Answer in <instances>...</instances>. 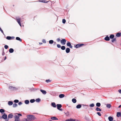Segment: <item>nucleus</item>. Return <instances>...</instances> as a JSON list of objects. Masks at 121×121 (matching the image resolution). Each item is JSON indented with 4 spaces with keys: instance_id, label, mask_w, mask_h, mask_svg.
Segmentation results:
<instances>
[{
    "instance_id": "obj_43",
    "label": "nucleus",
    "mask_w": 121,
    "mask_h": 121,
    "mask_svg": "<svg viewBox=\"0 0 121 121\" xmlns=\"http://www.w3.org/2000/svg\"><path fill=\"white\" fill-rule=\"evenodd\" d=\"M19 102V100H18L15 99L14 101V102L15 103H18Z\"/></svg>"
},
{
    "instance_id": "obj_36",
    "label": "nucleus",
    "mask_w": 121,
    "mask_h": 121,
    "mask_svg": "<svg viewBox=\"0 0 121 121\" xmlns=\"http://www.w3.org/2000/svg\"><path fill=\"white\" fill-rule=\"evenodd\" d=\"M65 48V47L64 46H62L61 47V49L62 50H64Z\"/></svg>"
},
{
    "instance_id": "obj_31",
    "label": "nucleus",
    "mask_w": 121,
    "mask_h": 121,
    "mask_svg": "<svg viewBox=\"0 0 121 121\" xmlns=\"http://www.w3.org/2000/svg\"><path fill=\"white\" fill-rule=\"evenodd\" d=\"M35 101V100L34 99H31L30 100V102L31 103H33Z\"/></svg>"
},
{
    "instance_id": "obj_28",
    "label": "nucleus",
    "mask_w": 121,
    "mask_h": 121,
    "mask_svg": "<svg viewBox=\"0 0 121 121\" xmlns=\"http://www.w3.org/2000/svg\"><path fill=\"white\" fill-rule=\"evenodd\" d=\"M35 101L37 102H39L41 101V100L40 99L38 98L36 99Z\"/></svg>"
},
{
    "instance_id": "obj_46",
    "label": "nucleus",
    "mask_w": 121,
    "mask_h": 121,
    "mask_svg": "<svg viewBox=\"0 0 121 121\" xmlns=\"http://www.w3.org/2000/svg\"><path fill=\"white\" fill-rule=\"evenodd\" d=\"M97 113L99 116H101V114L100 112H97Z\"/></svg>"
},
{
    "instance_id": "obj_47",
    "label": "nucleus",
    "mask_w": 121,
    "mask_h": 121,
    "mask_svg": "<svg viewBox=\"0 0 121 121\" xmlns=\"http://www.w3.org/2000/svg\"><path fill=\"white\" fill-rule=\"evenodd\" d=\"M27 118H25L23 120V121H27Z\"/></svg>"
},
{
    "instance_id": "obj_27",
    "label": "nucleus",
    "mask_w": 121,
    "mask_h": 121,
    "mask_svg": "<svg viewBox=\"0 0 121 121\" xmlns=\"http://www.w3.org/2000/svg\"><path fill=\"white\" fill-rule=\"evenodd\" d=\"M96 106L98 107H99L100 106L101 104L99 103H97L96 104Z\"/></svg>"
},
{
    "instance_id": "obj_60",
    "label": "nucleus",
    "mask_w": 121,
    "mask_h": 121,
    "mask_svg": "<svg viewBox=\"0 0 121 121\" xmlns=\"http://www.w3.org/2000/svg\"><path fill=\"white\" fill-rule=\"evenodd\" d=\"M49 121H52V120H50Z\"/></svg>"
},
{
    "instance_id": "obj_55",
    "label": "nucleus",
    "mask_w": 121,
    "mask_h": 121,
    "mask_svg": "<svg viewBox=\"0 0 121 121\" xmlns=\"http://www.w3.org/2000/svg\"><path fill=\"white\" fill-rule=\"evenodd\" d=\"M121 105H120V106H119L118 107V108H121Z\"/></svg>"
},
{
    "instance_id": "obj_40",
    "label": "nucleus",
    "mask_w": 121,
    "mask_h": 121,
    "mask_svg": "<svg viewBox=\"0 0 121 121\" xmlns=\"http://www.w3.org/2000/svg\"><path fill=\"white\" fill-rule=\"evenodd\" d=\"M90 106L91 107H93L94 106V104H92L90 105Z\"/></svg>"
},
{
    "instance_id": "obj_37",
    "label": "nucleus",
    "mask_w": 121,
    "mask_h": 121,
    "mask_svg": "<svg viewBox=\"0 0 121 121\" xmlns=\"http://www.w3.org/2000/svg\"><path fill=\"white\" fill-rule=\"evenodd\" d=\"M17 106V104L16 103H15L13 104V107H16Z\"/></svg>"
},
{
    "instance_id": "obj_54",
    "label": "nucleus",
    "mask_w": 121,
    "mask_h": 121,
    "mask_svg": "<svg viewBox=\"0 0 121 121\" xmlns=\"http://www.w3.org/2000/svg\"><path fill=\"white\" fill-rule=\"evenodd\" d=\"M69 47L70 48H72V46H71V45H70V46H69Z\"/></svg>"
},
{
    "instance_id": "obj_12",
    "label": "nucleus",
    "mask_w": 121,
    "mask_h": 121,
    "mask_svg": "<svg viewBox=\"0 0 121 121\" xmlns=\"http://www.w3.org/2000/svg\"><path fill=\"white\" fill-rule=\"evenodd\" d=\"M40 91L44 94H46L47 93L44 90H43L42 89H40Z\"/></svg>"
},
{
    "instance_id": "obj_5",
    "label": "nucleus",
    "mask_w": 121,
    "mask_h": 121,
    "mask_svg": "<svg viewBox=\"0 0 121 121\" xmlns=\"http://www.w3.org/2000/svg\"><path fill=\"white\" fill-rule=\"evenodd\" d=\"M9 89L12 90H14L17 89L16 88L12 86H10L9 87Z\"/></svg>"
},
{
    "instance_id": "obj_58",
    "label": "nucleus",
    "mask_w": 121,
    "mask_h": 121,
    "mask_svg": "<svg viewBox=\"0 0 121 121\" xmlns=\"http://www.w3.org/2000/svg\"><path fill=\"white\" fill-rule=\"evenodd\" d=\"M2 30L1 29V28L0 27V30L1 31V30Z\"/></svg>"
},
{
    "instance_id": "obj_26",
    "label": "nucleus",
    "mask_w": 121,
    "mask_h": 121,
    "mask_svg": "<svg viewBox=\"0 0 121 121\" xmlns=\"http://www.w3.org/2000/svg\"><path fill=\"white\" fill-rule=\"evenodd\" d=\"M25 102L26 104H27L29 103V101L28 100H27L25 101Z\"/></svg>"
},
{
    "instance_id": "obj_38",
    "label": "nucleus",
    "mask_w": 121,
    "mask_h": 121,
    "mask_svg": "<svg viewBox=\"0 0 121 121\" xmlns=\"http://www.w3.org/2000/svg\"><path fill=\"white\" fill-rule=\"evenodd\" d=\"M39 1L42 2H44V3H47L48 2V1H45L44 0H41V1L40 0Z\"/></svg>"
},
{
    "instance_id": "obj_16",
    "label": "nucleus",
    "mask_w": 121,
    "mask_h": 121,
    "mask_svg": "<svg viewBox=\"0 0 121 121\" xmlns=\"http://www.w3.org/2000/svg\"><path fill=\"white\" fill-rule=\"evenodd\" d=\"M70 51V49L69 48H66V52L67 53H69V52Z\"/></svg>"
},
{
    "instance_id": "obj_7",
    "label": "nucleus",
    "mask_w": 121,
    "mask_h": 121,
    "mask_svg": "<svg viewBox=\"0 0 121 121\" xmlns=\"http://www.w3.org/2000/svg\"><path fill=\"white\" fill-rule=\"evenodd\" d=\"M84 45V44L82 43L78 44L77 45H76L75 46V47L76 48H78L79 47H80L82 46V45Z\"/></svg>"
},
{
    "instance_id": "obj_4",
    "label": "nucleus",
    "mask_w": 121,
    "mask_h": 121,
    "mask_svg": "<svg viewBox=\"0 0 121 121\" xmlns=\"http://www.w3.org/2000/svg\"><path fill=\"white\" fill-rule=\"evenodd\" d=\"M56 106L57 107V109L59 110L60 111H62V109H60L62 107V105L61 104H57Z\"/></svg>"
},
{
    "instance_id": "obj_51",
    "label": "nucleus",
    "mask_w": 121,
    "mask_h": 121,
    "mask_svg": "<svg viewBox=\"0 0 121 121\" xmlns=\"http://www.w3.org/2000/svg\"><path fill=\"white\" fill-rule=\"evenodd\" d=\"M60 40V38H58L57 39V40L58 42H59Z\"/></svg>"
},
{
    "instance_id": "obj_32",
    "label": "nucleus",
    "mask_w": 121,
    "mask_h": 121,
    "mask_svg": "<svg viewBox=\"0 0 121 121\" xmlns=\"http://www.w3.org/2000/svg\"><path fill=\"white\" fill-rule=\"evenodd\" d=\"M96 110L97 111H101V110L100 108L98 107L96 108Z\"/></svg>"
},
{
    "instance_id": "obj_14",
    "label": "nucleus",
    "mask_w": 121,
    "mask_h": 121,
    "mask_svg": "<svg viewBox=\"0 0 121 121\" xmlns=\"http://www.w3.org/2000/svg\"><path fill=\"white\" fill-rule=\"evenodd\" d=\"M13 116V115L12 114H9L8 116L9 118H12Z\"/></svg>"
},
{
    "instance_id": "obj_35",
    "label": "nucleus",
    "mask_w": 121,
    "mask_h": 121,
    "mask_svg": "<svg viewBox=\"0 0 121 121\" xmlns=\"http://www.w3.org/2000/svg\"><path fill=\"white\" fill-rule=\"evenodd\" d=\"M11 39V37L10 36H8L6 37V39L8 40H10Z\"/></svg>"
},
{
    "instance_id": "obj_49",
    "label": "nucleus",
    "mask_w": 121,
    "mask_h": 121,
    "mask_svg": "<svg viewBox=\"0 0 121 121\" xmlns=\"http://www.w3.org/2000/svg\"><path fill=\"white\" fill-rule=\"evenodd\" d=\"M22 104V102H20L18 103V104L19 105H21Z\"/></svg>"
},
{
    "instance_id": "obj_6",
    "label": "nucleus",
    "mask_w": 121,
    "mask_h": 121,
    "mask_svg": "<svg viewBox=\"0 0 121 121\" xmlns=\"http://www.w3.org/2000/svg\"><path fill=\"white\" fill-rule=\"evenodd\" d=\"M16 20L17 22L20 26H21V24L20 22V19L19 18L17 17L16 18Z\"/></svg>"
},
{
    "instance_id": "obj_23",
    "label": "nucleus",
    "mask_w": 121,
    "mask_h": 121,
    "mask_svg": "<svg viewBox=\"0 0 121 121\" xmlns=\"http://www.w3.org/2000/svg\"><path fill=\"white\" fill-rule=\"evenodd\" d=\"M106 107L107 108H109L111 107V105L110 104H107Z\"/></svg>"
},
{
    "instance_id": "obj_29",
    "label": "nucleus",
    "mask_w": 121,
    "mask_h": 121,
    "mask_svg": "<svg viewBox=\"0 0 121 121\" xmlns=\"http://www.w3.org/2000/svg\"><path fill=\"white\" fill-rule=\"evenodd\" d=\"M65 114H66V115L67 116H68L69 115V112L68 111L66 113H65Z\"/></svg>"
},
{
    "instance_id": "obj_61",
    "label": "nucleus",
    "mask_w": 121,
    "mask_h": 121,
    "mask_svg": "<svg viewBox=\"0 0 121 121\" xmlns=\"http://www.w3.org/2000/svg\"><path fill=\"white\" fill-rule=\"evenodd\" d=\"M76 121H79V120H76Z\"/></svg>"
},
{
    "instance_id": "obj_11",
    "label": "nucleus",
    "mask_w": 121,
    "mask_h": 121,
    "mask_svg": "<svg viewBox=\"0 0 121 121\" xmlns=\"http://www.w3.org/2000/svg\"><path fill=\"white\" fill-rule=\"evenodd\" d=\"M51 119L52 120H58V119L55 117H51Z\"/></svg>"
},
{
    "instance_id": "obj_62",
    "label": "nucleus",
    "mask_w": 121,
    "mask_h": 121,
    "mask_svg": "<svg viewBox=\"0 0 121 121\" xmlns=\"http://www.w3.org/2000/svg\"><path fill=\"white\" fill-rule=\"evenodd\" d=\"M56 42H54L55 44H56Z\"/></svg>"
},
{
    "instance_id": "obj_57",
    "label": "nucleus",
    "mask_w": 121,
    "mask_h": 121,
    "mask_svg": "<svg viewBox=\"0 0 121 121\" xmlns=\"http://www.w3.org/2000/svg\"><path fill=\"white\" fill-rule=\"evenodd\" d=\"M2 30L1 29V28L0 27V30L1 31V30Z\"/></svg>"
},
{
    "instance_id": "obj_42",
    "label": "nucleus",
    "mask_w": 121,
    "mask_h": 121,
    "mask_svg": "<svg viewBox=\"0 0 121 121\" xmlns=\"http://www.w3.org/2000/svg\"><path fill=\"white\" fill-rule=\"evenodd\" d=\"M66 22V20L65 19H62V22L64 24Z\"/></svg>"
},
{
    "instance_id": "obj_17",
    "label": "nucleus",
    "mask_w": 121,
    "mask_h": 121,
    "mask_svg": "<svg viewBox=\"0 0 121 121\" xmlns=\"http://www.w3.org/2000/svg\"><path fill=\"white\" fill-rule=\"evenodd\" d=\"M13 102L12 101H9L8 102V104L9 105H11L13 104Z\"/></svg>"
},
{
    "instance_id": "obj_19",
    "label": "nucleus",
    "mask_w": 121,
    "mask_h": 121,
    "mask_svg": "<svg viewBox=\"0 0 121 121\" xmlns=\"http://www.w3.org/2000/svg\"><path fill=\"white\" fill-rule=\"evenodd\" d=\"M9 51L10 53H12L13 52L14 50L13 48H11L9 49Z\"/></svg>"
},
{
    "instance_id": "obj_20",
    "label": "nucleus",
    "mask_w": 121,
    "mask_h": 121,
    "mask_svg": "<svg viewBox=\"0 0 121 121\" xmlns=\"http://www.w3.org/2000/svg\"><path fill=\"white\" fill-rule=\"evenodd\" d=\"M75 121V119H70L67 120L65 121Z\"/></svg>"
},
{
    "instance_id": "obj_24",
    "label": "nucleus",
    "mask_w": 121,
    "mask_h": 121,
    "mask_svg": "<svg viewBox=\"0 0 121 121\" xmlns=\"http://www.w3.org/2000/svg\"><path fill=\"white\" fill-rule=\"evenodd\" d=\"M16 39L17 40H19L20 42H21L22 41V40L20 39V38L18 37H16Z\"/></svg>"
},
{
    "instance_id": "obj_33",
    "label": "nucleus",
    "mask_w": 121,
    "mask_h": 121,
    "mask_svg": "<svg viewBox=\"0 0 121 121\" xmlns=\"http://www.w3.org/2000/svg\"><path fill=\"white\" fill-rule=\"evenodd\" d=\"M54 41L52 40H51L49 41V43L50 44H52L53 43Z\"/></svg>"
},
{
    "instance_id": "obj_63",
    "label": "nucleus",
    "mask_w": 121,
    "mask_h": 121,
    "mask_svg": "<svg viewBox=\"0 0 121 121\" xmlns=\"http://www.w3.org/2000/svg\"><path fill=\"white\" fill-rule=\"evenodd\" d=\"M3 54H4V53H3V54H2V55H4Z\"/></svg>"
},
{
    "instance_id": "obj_25",
    "label": "nucleus",
    "mask_w": 121,
    "mask_h": 121,
    "mask_svg": "<svg viewBox=\"0 0 121 121\" xmlns=\"http://www.w3.org/2000/svg\"><path fill=\"white\" fill-rule=\"evenodd\" d=\"M121 33H118L117 34L116 36L118 37H120L121 36Z\"/></svg>"
},
{
    "instance_id": "obj_22",
    "label": "nucleus",
    "mask_w": 121,
    "mask_h": 121,
    "mask_svg": "<svg viewBox=\"0 0 121 121\" xmlns=\"http://www.w3.org/2000/svg\"><path fill=\"white\" fill-rule=\"evenodd\" d=\"M72 102L74 103H75L77 101L76 99H73L72 100Z\"/></svg>"
},
{
    "instance_id": "obj_30",
    "label": "nucleus",
    "mask_w": 121,
    "mask_h": 121,
    "mask_svg": "<svg viewBox=\"0 0 121 121\" xmlns=\"http://www.w3.org/2000/svg\"><path fill=\"white\" fill-rule=\"evenodd\" d=\"M114 37V35H110L109 37V38L110 39H112Z\"/></svg>"
},
{
    "instance_id": "obj_9",
    "label": "nucleus",
    "mask_w": 121,
    "mask_h": 121,
    "mask_svg": "<svg viewBox=\"0 0 121 121\" xmlns=\"http://www.w3.org/2000/svg\"><path fill=\"white\" fill-rule=\"evenodd\" d=\"M117 117H121V112H117Z\"/></svg>"
},
{
    "instance_id": "obj_59",
    "label": "nucleus",
    "mask_w": 121,
    "mask_h": 121,
    "mask_svg": "<svg viewBox=\"0 0 121 121\" xmlns=\"http://www.w3.org/2000/svg\"><path fill=\"white\" fill-rule=\"evenodd\" d=\"M39 43L40 44H42V43Z\"/></svg>"
},
{
    "instance_id": "obj_2",
    "label": "nucleus",
    "mask_w": 121,
    "mask_h": 121,
    "mask_svg": "<svg viewBox=\"0 0 121 121\" xmlns=\"http://www.w3.org/2000/svg\"><path fill=\"white\" fill-rule=\"evenodd\" d=\"M22 116V115L21 114L16 115L14 116V117L15 118V121H20V120L19 118V117Z\"/></svg>"
},
{
    "instance_id": "obj_13",
    "label": "nucleus",
    "mask_w": 121,
    "mask_h": 121,
    "mask_svg": "<svg viewBox=\"0 0 121 121\" xmlns=\"http://www.w3.org/2000/svg\"><path fill=\"white\" fill-rule=\"evenodd\" d=\"M108 119L109 121H112L113 120V118L111 116H110L108 117Z\"/></svg>"
},
{
    "instance_id": "obj_8",
    "label": "nucleus",
    "mask_w": 121,
    "mask_h": 121,
    "mask_svg": "<svg viewBox=\"0 0 121 121\" xmlns=\"http://www.w3.org/2000/svg\"><path fill=\"white\" fill-rule=\"evenodd\" d=\"M66 42V40L65 39H63L61 41V43L63 45L65 44Z\"/></svg>"
},
{
    "instance_id": "obj_56",
    "label": "nucleus",
    "mask_w": 121,
    "mask_h": 121,
    "mask_svg": "<svg viewBox=\"0 0 121 121\" xmlns=\"http://www.w3.org/2000/svg\"><path fill=\"white\" fill-rule=\"evenodd\" d=\"M14 38V37H11V38H12V39H13Z\"/></svg>"
},
{
    "instance_id": "obj_45",
    "label": "nucleus",
    "mask_w": 121,
    "mask_h": 121,
    "mask_svg": "<svg viewBox=\"0 0 121 121\" xmlns=\"http://www.w3.org/2000/svg\"><path fill=\"white\" fill-rule=\"evenodd\" d=\"M57 46L58 48H60L61 47V46L59 44H58L57 45Z\"/></svg>"
},
{
    "instance_id": "obj_48",
    "label": "nucleus",
    "mask_w": 121,
    "mask_h": 121,
    "mask_svg": "<svg viewBox=\"0 0 121 121\" xmlns=\"http://www.w3.org/2000/svg\"><path fill=\"white\" fill-rule=\"evenodd\" d=\"M42 42L43 43H46V41L45 39H43L42 40Z\"/></svg>"
},
{
    "instance_id": "obj_53",
    "label": "nucleus",
    "mask_w": 121,
    "mask_h": 121,
    "mask_svg": "<svg viewBox=\"0 0 121 121\" xmlns=\"http://www.w3.org/2000/svg\"><path fill=\"white\" fill-rule=\"evenodd\" d=\"M1 32L3 34H4V32L3 31V30H1Z\"/></svg>"
},
{
    "instance_id": "obj_50",
    "label": "nucleus",
    "mask_w": 121,
    "mask_h": 121,
    "mask_svg": "<svg viewBox=\"0 0 121 121\" xmlns=\"http://www.w3.org/2000/svg\"><path fill=\"white\" fill-rule=\"evenodd\" d=\"M46 82H50V80L49 79V80H46Z\"/></svg>"
},
{
    "instance_id": "obj_34",
    "label": "nucleus",
    "mask_w": 121,
    "mask_h": 121,
    "mask_svg": "<svg viewBox=\"0 0 121 121\" xmlns=\"http://www.w3.org/2000/svg\"><path fill=\"white\" fill-rule=\"evenodd\" d=\"M4 112V109H0V112L1 113Z\"/></svg>"
},
{
    "instance_id": "obj_15",
    "label": "nucleus",
    "mask_w": 121,
    "mask_h": 121,
    "mask_svg": "<svg viewBox=\"0 0 121 121\" xmlns=\"http://www.w3.org/2000/svg\"><path fill=\"white\" fill-rule=\"evenodd\" d=\"M65 96V95L63 94H60L59 95V97L60 98H62L64 97Z\"/></svg>"
},
{
    "instance_id": "obj_3",
    "label": "nucleus",
    "mask_w": 121,
    "mask_h": 121,
    "mask_svg": "<svg viewBox=\"0 0 121 121\" xmlns=\"http://www.w3.org/2000/svg\"><path fill=\"white\" fill-rule=\"evenodd\" d=\"M7 115L6 114H4L2 116V117L4 119H5L6 121H8L9 120V118H7Z\"/></svg>"
},
{
    "instance_id": "obj_18",
    "label": "nucleus",
    "mask_w": 121,
    "mask_h": 121,
    "mask_svg": "<svg viewBox=\"0 0 121 121\" xmlns=\"http://www.w3.org/2000/svg\"><path fill=\"white\" fill-rule=\"evenodd\" d=\"M104 39L105 40L109 41L110 40V39L108 36H107Z\"/></svg>"
},
{
    "instance_id": "obj_44",
    "label": "nucleus",
    "mask_w": 121,
    "mask_h": 121,
    "mask_svg": "<svg viewBox=\"0 0 121 121\" xmlns=\"http://www.w3.org/2000/svg\"><path fill=\"white\" fill-rule=\"evenodd\" d=\"M4 47L5 49H7L8 48V46L7 45H5L4 46Z\"/></svg>"
},
{
    "instance_id": "obj_21",
    "label": "nucleus",
    "mask_w": 121,
    "mask_h": 121,
    "mask_svg": "<svg viewBox=\"0 0 121 121\" xmlns=\"http://www.w3.org/2000/svg\"><path fill=\"white\" fill-rule=\"evenodd\" d=\"M81 105L80 104H79L77 106L76 108H79L81 107Z\"/></svg>"
},
{
    "instance_id": "obj_64",
    "label": "nucleus",
    "mask_w": 121,
    "mask_h": 121,
    "mask_svg": "<svg viewBox=\"0 0 121 121\" xmlns=\"http://www.w3.org/2000/svg\"><path fill=\"white\" fill-rule=\"evenodd\" d=\"M6 57H5V59H6Z\"/></svg>"
},
{
    "instance_id": "obj_39",
    "label": "nucleus",
    "mask_w": 121,
    "mask_h": 121,
    "mask_svg": "<svg viewBox=\"0 0 121 121\" xmlns=\"http://www.w3.org/2000/svg\"><path fill=\"white\" fill-rule=\"evenodd\" d=\"M116 40V39L115 38H113L112 39V42H114Z\"/></svg>"
},
{
    "instance_id": "obj_52",
    "label": "nucleus",
    "mask_w": 121,
    "mask_h": 121,
    "mask_svg": "<svg viewBox=\"0 0 121 121\" xmlns=\"http://www.w3.org/2000/svg\"><path fill=\"white\" fill-rule=\"evenodd\" d=\"M118 91L120 93H121V90H119Z\"/></svg>"
},
{
    "instance_id": "obj_10",
    "label": "nucleus",
    "mask_w": 121,
    "mask_h": 121,
    "mask_svg": "<svg viewBox=\"0 0 121 121\" xmlns=\"http://www.w3.org/2000/svg\"><path fill=\"white\" fill-rule=\"evenodd\" d=\"M51 105L54 108H55L56 107V105L55 103L54 102L52 103L51 104Z\"/></svg>"
},
{
    "instance_id": "obj_41",
    "label": "nucleus",
    "mask_w": 121,
    "mask_h": 121,
    "mask_svg": "<svg viewBox=\"0 0 121 121\" xmlns=\"http://www.w3.org/2000/svg\"><path fill=\"white\" fill-rule=\"evenodd\" d=\"M67 46H69L71 45V44L69 42L67 43Z\"/></svg>"
},
{
    "instance_id": "obj_1",
    "label": "nucleus",
    "mask_w": 121,
    "mask_h": 121,
    "mask_svg": "<svg viewBox=\"0 0 121 121\" xmlns=\"http://www.w3.org/2000/svg\"><path fill=\"white\" fill-rule=\"evenodd\" d=\"M27 121H32L34 120L35 118V116L32 115H29L28 116H27Z\"/></svg>"
}]
</instances>
